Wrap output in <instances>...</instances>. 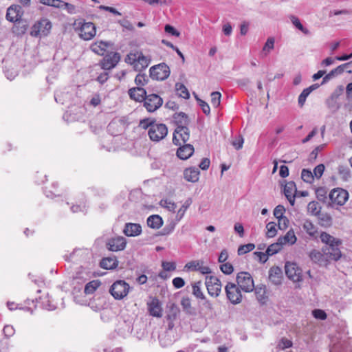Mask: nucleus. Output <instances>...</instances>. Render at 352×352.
Masks as SVG:
<instances>
[{
    "label": "nucleus",
    "instance_id": "obj_1",
    "mask_svg": "<svg viewBox=\"0 0 352 352\" xmlns=\"http://www.w3.org/2000/svg\"><path fill=\"white\" fill-rule=\"evenodd\" d=\"M322 243L325 245L322 247V250L326 251L330 254L331 260L335 261L339 260L342 256L340 246L342 244L341 240L330 235L326 232H321L318 236Z\"/></svg>",
    "mask_w": 352,
    "mask_h": 352
},
{
    "label": "nucleus",
    "instance_id": "obj_2",
    "mask_svg": "<svg viewBox=\"0 0 352 352\" xmlns=\"http://www.w3.org/2000/svg\"><path fill=\"white\" fill-rule=\"evenodd\" d=\"M130 289V285L126 282L119 280L110 287L109 293L116 300H122L128 295Z\"/></svg>",
    "mask_w": 352,
    "mask_h": 352
},
{
    "label": "nucleus",
    "instance_id": "obj_3",
    "mask_svg": "<svg viewBox=\"0 0 352 352\" xmlns=\"http://www.w3.org/2000/svg\"><path fill=\"white\" fill-rule=\"evenodd\" d=\"M52 28V23L47 19H41L35 23L31 28L30 34L32 36H45Z\"/></svg>",
    "mask_w": 352,
    "mask_h": 352
},
{
    "label": "nucleus",
    "instance_id": "obj_4",
    "mask_svg": "<svg viewBox=\"0 0 352 352\" xmlns=\"http://www.w3.org/2000/svg\"><path fill=\"white\" fill-rule=\"evenodd\" d=\"M238 286L245 292H251L254 290V284L251 274L246 272H241L236 276Z\"/></svg>",
    "mask_w": 352,
    "mask_h": 352
},
{
    "label": "nucleus",
    "instance_id": "obj_5",
    "mask_svg": "<svg viewBox=\"0 0 352 352\" xmlns=\"http://www.w3.org/2000/svg\"><path fill=\"white\" fill-rule=\"evenodd\" d=\"M329 198L332 206H343L349 199V193L343 188H336L330 192Z\"/></svg>",
    "mask_w": 352,
    "mask_h": 352
},
{
    "label": "nucleus",
    "instance_id": "obj_6",
    "mask_svg": "<svg viewBox=\"0 0 352 352\" xmlns=\"http://www.w3.org/2000/svg\"><path fill=\"white\" fill-rule=\"evenodd\" d=\"M149 72L152 79L164 80L169 76L170 71L166 64L160 63L151 67L149 69Z\"/></svg>",
    "mask_w": 352,
    "mask_h": 352
},
{
    "label": "nucleus",
    "instance_id": "obj_7",
    "mask_svg": "<svg viewBox=\"0 0 352 352\" xmlns=\"http://www.w3.org/2000/svg\"><path fill=\"white\" fill-rule=\"evenodd\" d=\"M168 133L167 126L164 124L155 123L148 129V135L151 140L159 142L164 139Z\"/></svg>",
    "mask_w": 352,
    "mask_h": 352
},
{
    "label": "nucleus",
    "instance_id": "obj_8",
    "mask_svg": "<svg viewBox=\"0 0 352 352\" xmlns=\"http://www.w3.org/2000/svg\"><path fill=\"white\" fill-rule=\"evenodd\" d=\"M225 291L227 298L231 303L236 305L241 302L242 295L238 285L229 282L225 287Z\"/></svg>",
    "mask_w": 352,
    "mask_h": 352
},
{
    "label": "nucleus",
    "instance_id": "obj_9",
    "mask_svg": "<svg viewBox=\"0 0 352 352\" xmlns=\"http://www.w3.org/2000/svg\"><path fill=\"white\" fill-rule=\"evenodd\" d=\"M205 285L210 296L215 298L219 296L221 291V283L218 278L213 276H206Z\"/></svg>",
    "mask_w": 352,
    "mask_h": 352
},
{
    "label": "nucleus",
    "instance_id": "obj_10",
    "mask_svg": "<svg viewBox=\"0 0 352 352\" xmlns=\"http://www.w3.org/2000/svg\"><path fill=\"white\" fill-rule=\"evenodd\" d=\"M309 257L312 262L319 265H327L330 261H332V256H330V254L324 250L320 252L317 250H313L309 252Z\"/></svg>",
    "mask_w": 352,
    "mask_h": 352
},
{
    "label": "nucleus",
    "instance_id": "obj_11",
    "mask_svg": "<svg viewBox=\"0 0 352 352\" xmlns=\"http://www.w3.org/2000/svg\"><path fill=\"white\" fill-rule=\"evenodd\" d=\"M163 104L162 98L155 94L146 95L144 100V106L148 112H154Z\"/></svg>",
    "mask_w": 352,
    "mask_h": 352
},
{
    "label": "nucleus",
    "instance_id": "obj_12",
    "mask_svg": "<svg viewBox=\"0 0 352 352\" xmlns=\"http://www.w3.org/2000/svg\"><path fill=\"white\" fill-rule=\"evenodd\" d=\"M80 25V37L85 41L92 39L96 34L95 25L91 22H79Z\"/></svg>",
    "mask_w": 352,
    "mask_h": 352
},
{
    "label": "nucleus",
    "instance_id": "obj_13",
    "mask_svg": "<svg viewBox=\"0 0 352 352\" xmlns=\"http://www.w3.org/2000/svg\"><path fill=\"white\" fill-rule=\"evenodd\" d=\"M285 274L288 278L294 282L302 280V270L294 263H286L285 266Z\"/></svg>",
    "mask_w": 352,
    "mask_h": 352
},
{
    "label": "nucleus",
    "instance_id": "obj_14",
    "mask_svg": "<svg viewBox=\"0 0 352 352\" xmlns=\"http://www.w3.org/2000/svg\"><path fill=\"white\" fill-rule=\"evenodd\" d=\"M190 138V130L186 127H176L173 133V142L175 145H182Z\"/></svg>",
    "mask_w": 352,
    "mask_h": 352
},
{
    "label": "nucleus",
    "instance_id": "obj_15",
    "mask_svg": "<svg viewBox=\"0 0 352 352\" xmlns=\"http://www.w3.org/2000/svg\"><path fill=\"white\" fill-rule=\"evenodd\" d=\"M120 60V55L118 52L107 54L101 61V67L104 70H110L115 67Z\"/></svg>",
    "mask_w": 352,
    "mask_h": 352
},
{
    "label": "nucleus",
    "instance_id": "obj_16",
    "mask_svg": "<svg viewBox=\"0 0 352 352\" xmlns=\"http://www.w3.org/2000/svg\"><path fill=\"white\" fill-rule=\"evenodd\" d=\"M126 245V239L121 236L109 239L106 243L107 249L112 252L123 250L125 248Z\"/></svg>",
    "mask_w": 352,
    "mask_h": 352
},
{
    "label": "nucleus",
    "instance_id": "obj_17",
    "mask_svg": "<svg viewBox=\"0 0 352 352\" xmlns=\"http://www.w3.org/2000/svg\"><path fill=\"white\" fill-rule=\"evenodd\" d=\"M22 8L19 5H12L7 9L6 19L10 22L19 21L23 15Z\"/></svg>",
    "mask_w": 352,
    "mask_h": 352
},
{
    "label": "nucleus",
    "instance_id": "obj_18",
    "mask_svg": "<svg viewBox=\"0 0 352 352\" xmlns=\"http://www.w3.org/2000/svg\"><path fill=\"white\" fill-rule=\"evenodd\" d=\"M148 311L151 316L156 318L162 316V308L160 300L157 298H151L147 302Z\"/></svg>",
    "mask_w": 352,
    "mask_h": 352
},
{
    "label": "nucleus",
    "instance_id": "obj_19",
    "mask_svg": "<svg viewBox=\"0 0 352 352\" xmlns=\"http://www.w3.org/2000/svg\"><path fill=\"white\" fill-rule=\"evenodd\" d=\"M352 65V62H349L342 65H339L336 68L332 69L329 74H326L321 82V85H324L329 81L331 79L342 74L344 71L346 67H349Z\"/></svg>",
    "mask_w": 352,
    "mask_h": 352
},
{
    "label": "nucleus",
    "instance_id": "obj_20",
    "mask_svg": "<svg viewBox=\"0 0 352 352\" xmlns=\"http://www.w3.org/2000/svg\"><path fill=\"white\" fill-rule=\"evenodd\" d=\"M133 56V63L136 69L141 70L148 67L150 63L151 59L142 54V53L137 54H131Z\"/></svg>",
    "mask_w": 352,
    "mask_h": 352
},
{
    "label": "nucleus",
    "instance_id": "obj_21",
    "mask_svg": "<svg viewBox=\"0 0 352 352\" xmlns=\"http://www.w3.org/2000/svg\"><path fill=\"white\" fill-rule=\"evenodd\" d=\"M179 314V308L173 304L168 309V311L166 316V320L168 322L167 329L168 330H172L175 327L174 321L177 319Z\"/></svg>",
    "mask_w": 352,
    "mask_h": 352
},
{
    "label": "nucleus",
    "instance_id": "obj_22",
    "mask_svg": "<svg viewBox=\"0 0 352 352\" xmlns=\"http://www.w3.org/2000/svg\"><path fill=\"white\" fill-rule=\"evenodd\" d=\"M283 278V272L279 267L274 266L269 270V280L275 285H278L281 283Z\"/></svg>",
    "mask_w": 352,
    "mask_h": 352
},
{
    "label": "nucleus",
    "instance_id": "obj_23",
    "mask_svg": "<svg viewBox=\"0 0 352 352\" xmlns=\"http://www.w3.org/2000/svg\"><path fill=\"white\" fill-rule=\"evenodd\" d=\"M129 95L131 99L137 102H142L146 96V91L142 87H133L129 89Z\"/></svg>",
    "mask_w": 352,
    "mask_h": 352
},
{
    "label": "nucleus",
    "instance_id": "obj_24",
    "mask_svg": "<svg viewBox=\"0 0 352 352\" xmlns=\"http://www.w3.org/2000/svg\"><path fill=\"white\" fill-rule=\"evenodd\" d=\"M123 232L127 236H136L142 233V227L138 223H126Z\"/></svg>",
    "mask_w": 352,
    "mask_h": 352
},
{
    "label": "nucleus",
    "instance_id": "obj_25",
    "mask_svg": "<svg viewBox=\"0 0 352 352\" xmlns=\"http://www.w3.org/2000/svg\"><path fill=\"white\" fill-rule=\"evenodd\" d=\"M302 227L303 230L310 236L311 239H317L320 234L318 232L317 227L309 219H305Z\"/></svg>",
    "mask_w": 352,
    "mask_h": 352
},
{
    "label": "nucleus",
    "instance_id": "obj_26",
    "mask_svg": "<svg viewBox=\"0 0 352 352\" xmlns=\"http://www.w3.org/2000/svg\"><path fill=\"white\" fill-rule=\"evenodd\" d=\"M133 329V325L131 321H124L119 324L117 333L120 336L126 338L130 336Z\"/></svg>",
    "mask_w": 352,
    "mask_h": 352
},
{
    "label": "nucleus",
    "instance_id": "obj_27",
    "mask_svg": "<svg viewBox=\"0 0 352 352\" xmlns=\"http://www.w3.org/2000/svg\"><path fill=\"white\" fill-rule=\"evenodd\" d=\"M194 153V147L190 144H185L177 151V157L183 160L188 159Z\"/></svg>",
    "mask_w": 352,
    "mask_h": 352
},
{
    "label": "nucleus",
    "instance_id": "obj_28",
    "mask_svg": "<svg viewBox=\"0 0 352 352\" xmlns=\"http://www.w3.org/2000/svg\"><path fill=\"white\" fill-rule=\"evenodd\" d=\"M200 171L197 168L190 167L184 170V179L190 182H197L199 180Z\"/></svg>",
    "mask_w": 352,
    "mask_h": 352
},
{
    "label": "nucleus",
    "instance_id": "obj_29",
    "mask_svg": "<svg viewBox=\"0 0 352 352\" xmlns=\"http://www.w3.org/2000/svg\"><path fill=\"white\" fill-rule=\"evenodd\" d=\"M330 352H352L351 346L346 340H340L333 344Z\"/></svg>",
    "mask_w": 352,
    "mask_h": 352
},
{
    "label": "nucleus",
    "instance_id": "obj_30",
    "mask_svg": "<svg viewBox=\"0 0 352 352\" xmlns=\"http://www.w3.org/2000/svg\"><path fill=\"white\" fill-rule=\"evenodd\" d=\"M111 45L109 42L97 41L91 45V50L98 55H104L107 48Z\"/></svg>",
    "mask_w": 352,
    "mask_h": 352
},
{
    "label": "nucleus",
    "instance_id": "obj_31",
    "mask_svg": "<svg viewBox=\"0 0 352 352\" xmlns=\"http://www.w3.org/2000/svg\"><path fill=\"white\" fill-rule=\"evenodd\" d=\"M146 223L149 228L157 230L162 226L163 219L158 214H153L148 217Z\"/></svg>",
    "mask_w": 352,
    "mask_h": 352
},
{
    "label": "nucleus",
    "instance_id": "obj_32",
    "mask_svg": "<svg viewBox=\"0 0 352 352\" xmlns=\"http://www.w3.org/2000/svg\"><path fill=\"white\" fill-rule=\"evenodd\" d=\"M177 127H186L189 123L188 116L183 113H177L173 116Z\"/></svg>",
    "mask_w": 352,
    "mask_h": 352
},
{
    "label": "nucleus",
    "instance_id": "obj_33",
    "mask_svg": "<svg viewBox=\"0 0 352 352\" xmlns=\"http://www.w3.org/2000/svg\"><path fill=\"white\" fill-rule=\"evenodd\" d=\"M117 266L118 261L116 256L104 258L100 262V267L106 270H113Z\"/></svg>",
    "mask_w": 352,
    "mask_h": 352
},
{
    "label": "nucleus",
    "instance_id": "obj_34",
    "mask_svg": "<svg viewBox=\"0 0 352 352\" xmlns=\"http://www.w3.org/2000/svg\"><path fill=\"white\" fill-rule=\"evenodd\" d=\"M256 299L261 303H265L267 296L266 295V287L263 285L254 287Z\"/></svg>",
    "mask_w": 352,
    "mask_h": 352
},
{
    "label": "nucleus",
    "instance_id": "obj_35",
    "mask_svg": "<svg viewBox=\"0 0 352 352\" xmlns=\"http://www.w3.org/2000/svg\"><path fill=\"white\" fill-rule=\"evenodd\" d=\"M181 305L186 314L191 316L195 315V309L192 307L190 299L188 297L182 298Z\"/></svg>",
    "mask_w": 352,
    "mask_h": 352
},
{
    "label": "nucleus",
    "instance_id": "obj_36",
    "mask_svg": "<svg viewBox=\"0 0 352 352\" xmlns=\"http://www.w3.org/2000/svg\"><path fill=\"white\" fill-rule=\"evenodd\" d=\"M338 173L340 178L344 182L349 181L351 177L350 168L346 165H339Z\"/></svg>",
    "mask_w": 352,
    "mask_h": 352
},
{
    "label": "nucleus",
    "instance_id": "obj_37",
    "mask_svg": "<svg viewBox=\"0 0 352 352\" xmlns=\"http://www.w3.org/2000/svg\"><path fill=\"white\" fill-rule=\"evenodd\" d=\"M275 39L274 37H269L265 42L261 52L262 56H267L274 47Z\"/></svg>",
    "mask_w": 352,
    "mask_h": 352
},
{
    "label": "nucleus",
    "instance_id": "obj_38",
    "mask_svg": "<svg viewBox=\"0 0 352 352\" xmlns=\"http://www.w3.org/2000/svg\"><path fill=\"white\" fill-rule=\"evenodd\" d=\"M101 285V283L98 280H94L86 284L84 289V292L86 294H93L97 288Z\"/></svg>",
    "mask_w": 352,
    "mask_h": 352
},
{
    "label": "nucleus",
    "instance_id": "obj_39",
    "mask_svg": "<svg viewBox=\"0 0 352 352\" xmlns=\"http://www.w3.org/2000/svg\"><path fill=\"white\" fill-rule=\"evenodd\" d=\"M202 304V310L204 311L205 316L212 318L214 313V307L212 303L205 298Z\"/></svg>",
    "mask_w": 352,
    "mask_h": 352
},
{
    "label": "nucleus",
    "instance_id": "obj_40",
    "mask_svg": "<svg viewBox=\"0 0 352 352\" xmlns=\"http://www.w3.org/2000/svg\"><path fill=\"white\" fill-rule=\"evenodd\" d=\"M192 204V199L190 198H188L185 201L184 204L182 206V207L178 210L177 214H176V220L177 221H179L184 217L186 211L189 208V206Z\"/></svg>",
    "mask_w": 352,
    "mask_h": 352
},
{
    "label": "nucleus",
    "instance_id": "obj_41",
    "mask_svg": "<svg viewBox=\"0 0 352 352\" xmlns=\"http://www.w3.org/2000/svg\"><path fill=\"white\" fill-rule=\"evenodd\" d=\"M201 281H197V282L194 283L192 285V294L197 298H199V299L203 300V299H205L206 297H205L204 294H203V292L201 291Z\"/></svg>",
    "mask_w": 352,
    "mask_h": 352
},
{
    "label": "nucleus",
    "instance_id": "obj_42",
    "mask_svg": "<svg viewBox=\"0 0 352 352\" xmlns=\"http://www.w3.org/2000/svg\"><path fill=\"white\" fill-rule=\"evenodd\" d=\"M175 89L179 96L185 99H188L190 97L187 88L183 84L179 82L176 83Z\"/></svg>",
    "mask_w": 352,
    "mask_h": 352
},
{
    "label": "nucleus",
    "instance_id": "obj_43",
    "mask_svg": "<svg viewBox=\"0 0 352 352\" xmlns=\"http://www.w3.org/2000/svg\"><path fill=\"white\" fill-rule=\"evenodd\" d=\"M202 264H204L203 260H195L187 263L184 267L190 271H199Z\"/></svg>",
    "mask_w": 352,
    "mask_h": 352
},
{
    "label": "nucleus",
    "instance_id": "obj_44",
    "mask_svg": "<svg viewBox=\"0 0 352 352\" xmlns=\"http://www.w3.org/2000/svg\"><path fill=\"white\" fill-rule=\"evenodd\" d=\"M284 195L285 197L294 195L296 192V186L294 182H289L286 183L284 186Z\"/></svg>",
    "mask_w": 352,
    "mask_h": 352
},
{
    "label": "nucleus",
    "instance_id": "obj_45",
    "mask_svg": "<svg viewBox=\"0 0 352 352\" xmlns=\"http://www.w3.org/2000/svg\"><path fill=\"white\" fill-rule=\"evenodd\" d=\"M289 19L292 21V23H293V25L296 28H298L299 30H300L302 33H304L305 34H307V35H309L310 34V32L308 29L305 28L300 23V21H299V19L294 16V15H291L289 16Z\"/></svg>",
    "mask_w": 352,
    "mask_h": 352
},
{
    "label": "nucleus",
    "instance_id": "obj_46",
    "mask_svg": "<svg viewBox=\"0 0 352 352\" xmlns=\"http://www.w3.org/2000/svg\"><path fill=\"white\" fill-rule=\"evenodd\" d=\"M301 178L302 179L309 184L313 183L314 180V176L313 173L309 169H302L301 172Z\"/></svg>",
    "mask_w": 352,
    "mask_h": 352
},
{
    "label": "nucleus",
    "instance_id": "obj_47",
    "mask_svg": "<svg viewBox=\"0 0 352 352\" xmlns=\"http://www.w3.org/2000/svg\"><path fill=\"white\" fill-rule=\"evenodd\" d=\"M320 208L318 206V203L316 201H311L307 205V211L312 215H318L320 213Z\"/></svg>",
    "mask_w": 352,
    "mask_h": 352
},
{
    "label": "nucleus",
    "instance_id": "obj_48",
    "mask_svg": "<svg viewBox=\"0 0 352 352\" xmlns=\"http://www.w3.org/2000/svg\"><path fill=\"white\" fill-rule=\"evenodd\" d=\"M176 223L174 221L170 222L168 224L166 225L164 228L160 232V235L162 236H166L171 234L175 228Z\"/></svg>",
    "mask_w": 352,
    "mask_h": 352
},
{
    "label": "nucleus",
    "instance_id": "obj_49",
    "mask_svg": "<svg viewBox=\"0 0 352 352\" xmlns=\"http://www.w3.org/2000/svg\"><path fill=\"white\" fill-rule=\"evenodd\" d=\"M255 248L254 244L253 243H248L245 245H241L238 248V254L239 255H243L244 254H246L249 252H251Z\"/></svg>",
    "mask_w": 352,
    "mask_h": 352
},
{
    "label": "nucleus",
    "instance_id": "obj_50",
    "mask_svg": "<svg viewBox=\"0 0 352 352\" xmlns=\"http://www.w3.org/2000/svg\"><path fill=\"white\" fill-rule=\"evenodd\" d=\"M292 346V342L287 338H282L277 345L278 351H284Z\"/></svg>",
    "mask_w": 352,
    "mask_h": 352
},
{
    "label": "nucleus",
    "instance_id": "obj_51",
    "mask_svg": "<svg viewBox=\"0 0 352 352\" xmlns=\"http://www.w3.org/2000/svg\"><path fill=\"white\" fill-rule=\"evenodd\" d=\"M283 240L287 243L293 245L296 242L297 239L294 232L292 230H289L283 236Z\"/></svg>",
    "mask_w": 352,
    "mask_h": 352
},
{
    "label": "nucleus",
    "instance_id": "obj_52",
    "mask_svg": "<svg viewBox=\"0 0 352 352\" xmlns=\"http://www.w3.org/2000/svg\"><path fill=\"white\" fill-rule=\"evenodd\" d=\"M267 228V233L266 235L269 238L274 237L277 232V230L276 229V223L274 222H270L266 226Z\"/></svg>",
    "mask_w": 352,
    "mask_h": 352
},
{
    "label": "nucleus",
    "instance_id": "obj_53",
    "mask_svg": "<svg viewBox=\"0 0 352 352\" xmlns=\"http://www.w3.org/2000/svg\"><path fill=\"white\" fill-rule=\"evenodd\" d=\"M324 169L325 167L323 164H320L318 166H316L312 172L314 177H316L318 179H320L323 175Z\"/></svg>",
    "mask_w": 352,
    "mask_h": 352
},
{
    "label": "nucleus",
    "instance_id": "obj_54",
    "mask_svg": "<svg viewBox=\"0 0 352 352\" xmlns=\"http://www.w3.org/2000/svg\"><path fill=\"white\" fill-rule=\"evenodd\" d=\"M221 96L219 91H214L211 94V103L214 107H217L220 104Z\"/></svg>",
    "mask_w": 352,
    "mask_h": 352
},
{
    "label": "nucleus",
    "instance_id": "obj_55",
    "mask_svg": "<svg viewBox=\"0 0 352 352\" xmlns=\"http://www.w3.org/2000/svg\"><path fill=\"white\" fill-rule=\"evenodd\" d=\"M327 190L324 188H319L316 190L317 198L319 201L325 202L327 199Z\"/></svg>",
    "mask_w": 352,
    "mask_h": 352
},
{
    "label": "nucleus",
    "instance_id": "obj_56",
    "mask_svg": "<svg viewBox=\"0 0 352 352\" xmlns=\"http://www.w3.org/2000/svg\"><path fill=\"white\" fill-rule=\"evenodd\" d=\"M148 81L147 76L145 74H139L135 78V82L138 86H144Z\"/></svg>",
    "mask_w": 352,
    "mask_h": 352
},
{
    "label": "nucleus",
    "instance_id": "obj_57",
    "mask_svg": "<svg viewBox=\"0 0 352 352\" xmlns=\"http://www.w3.org/2000/svg\"><path fill=\"white\" fill-rule=\"evenodd\" d=\"M220 269L223 274L228 275L232 274L234 271L233 266L230 263H223L221 265Z\"/></svg>",
    "mask_w": 352,
    "mask_h": 352
},
{
    "label": "nucleus",
    "instance_id": "obj_58",
    "mask_svg": "<svg viewBox=\"0 0 352 352\" xmlns=\"http://www.w3.org/2000/svg\"><path fill=\"white\" fill-rule=\"evenodd\" d=\"M310 94L308 89H305L298 96V102L300 107H302L307 96Z\"/></svg>",
    "mask_w": 352,
    "mask_h": 352
},
{
    "label": "nucleus",
    "instance_id": "obj_59",
    "mask_svg": "<svg viewBox=\"0 0 352 352\" xmlns=\"http://www.w3.org/2000/svg\"><path fill=\"white\" fill-rule=\"evenodd\" d=\"M281 249L278 247V244L273 243L267 248L265 253L267 256H272L278 252Z\"/></svg>",
    "mask_w": 352,
    "mask_h": 352
},
{
    "label": "nucleus",
    "instance_id": "obj_60",
    "mask_svg": "<svg viewBox=\"0 0 352 352\" xmlns=\"http://www.w3.org/2000/svg\"><path fill=\"white\" fill-rule=\"evenodd\" d=\"M155 124V122L153 120L149 118H146L140 120L139 126L144 129H146L148 128L149 129L151 126Z\"/></svg>",
    "mask_w": 352,
    "mask_h": 352
},
{
    "label": "nucleus",
    "instance_id": "obj_61",
    "mask_svg": "<svg viewBox=\"0 0 352 352\" xmlns=\"http://www.w3.org/2000/svg\"><path fill=\"white\" fill-rule=\"evenodd\" d=\"M243 142V138L241 135H239L232 142V144L236 150H239L242 148Z\"/></svg>",
    "mask_w": 352,
    "mask_h": 352
},
{
    "label": "nucleus",
    "instance_id": "obj_62",
    "mask_svg": "<svg viewBox=\"0 0 352 352\" xmlns=\"http://www.w3.org/2000/svg\"><path fill=\"white\" fill-rule=\"evenodd\" d=\"M285 212V209L284 206H283L281 205H278L275 208V209L274 210V215L276 219H279V218L285 217L284 216Z\"/></svg>",
    "mask_w": 352,
    "mask_h": 352
},
{
    "label": "nucleus",
    "instance_id": "obj_63",
    "mask_svg": "<svg viewBox=\"0 0 352 352\" xmlns=\"http://www.w3.org/2000/svg\"><path fill=\"white\" fill-rule=\"evenodd\" d=\"M197 102H198L199 105L201 107L203 112L206 115H209L210 113V106L208 105V104L207 102H206L205 101L201 100L200 98H197Z\"/></svg>",
    "mask_w": 352,
    "mask_h": 352
},
{
    "label": "nucleus",
    "instance_id": "obj_64",
    "mask_svg": "<svg viewBox=\"0 0 352 352\" xmlns=\"http://www.w3.org/2000/svg\"><path fill=\"white\" fill-rule=\"evenodd\" d=\"M319 219L321 225L323 226H328L331 224V217L327 214H322Z\"/></svg>",
    "mask_w": 352,
    "mask_h": 352
}]
</instances>
